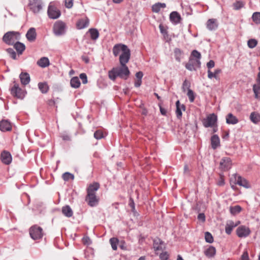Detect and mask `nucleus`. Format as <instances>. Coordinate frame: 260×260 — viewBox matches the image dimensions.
<instances>
[{
  "label": "nucleus",
  "instance_id": "1",
  "mask_svg": "<svg viewBox=\"0 0 260 260\" xmlns=\"http://www.w3.org/2000/svg\"><path fill=\"white\" fill-rule=\"evenodd\" d=\"M129 60H126L125 62H119L120 67L113 68L108 72L109 78L114 81L117 77L123 79H127L130 74L129 70L126 65Z\"/></svg>",
  "mask_w": 260,
  "mask_h": 260
},
{
  "label": "nucleus",
  "instance_id": "2",
  "mask_svg": "<svg viewBox=\"0 0 260 260\" xmlns=\"http://www.w3.org/2000/svg\"><path fill=\"white\" fill-rule=\"evenodd\" d=\"M113 53L115 56H119V62H125L126 60H129L131 51L127 46L124 44H116L113 48Z\"/></svg>",
  "mask_w": 260,
  "mask_h": 260
},
{
  "label": "nucleus",
  "instance_id": "3",
  "mask_svg": "<svg viewBox=\"0 0 260 260\" xmlns=\"http://www.w3.org/2000/svg\"><path fill=\"white\" fill-rule=\"evenodd\" d=\"M20 39V34L16 31H9L5 34L3 37V41L7 44H15Z\"/></svg>",
  "mask_w": 260,
  "mask_h": 260
},
{
  "label": "nucleus",
  "instance_id": "4",
  "mask_svg": "<svg viewBox=\"0 0 260 260\" xmlns=\"http://www.w3.org/2000/svg\"><path fill=\"white\" fill-rule=\"evenodd\" d=\"M66 25L62 21H56L53 25V31L56 36H60L64 35L66 32Z\"/></svg>",
  "mask_w": 260,
  "mask_h": 260
},
{
  "label": "nucleus",
  "instance_id": "5",
  "mask_svg": "<svg viewBox=\"0 0 260 260\" xmlns=\"http://www.w3.org/2000/svg\"><path fill=\"white\" fill-rule=\"evenodd\" d=\"M29 235L34 240L40 239L43 237V230L37 225H33L29 229Z\"/></svg>",
  "mask_w": 260,
  "mask_h": 260
},
{
  "label": "nucleus",
  "instance_id": "6",
  "mask_svg": "<svg viewBox=\"0 0 260 260\" xmlns=\"http://www.w3.org/2000/svg\"><path fill=\"white\" fill-rule=\"evenodd\" d=\"M217 120V116L213 113L209 114L203 120V123L205 127H212L216 123Z\"/></svg>",
  "mask_w": 260,
  "mask_h": 260
},
{
  "label": "nucleus",
  "instance_id": "7",
  "mask_svg": "<svg viewBox=\"0 0 260 260\" xmlns=\"http://www.w3.org/2000/svg\"><path fill=\"white\" fill-rule=\"evenodd\" d=\"M48 15L51 19H57L60 16V11L55 7L50 4L48 8Z\"/></svg>",
  "mask_w": 260,
  "mask_h": 260
},
{
  "label": "nucleus",
  "instance_id": "8",
  "mask_svg": "<svg viewBox=\"0 0 260 260\" xmlns=\"http://www.w3.org/2000/svg\"><path fill=\"white\" fill-rule=\"evenodd\" d=\"M233 176H234L235 180L234 184H237L246 188L250 187V185L249 182L245 178H242L240 176H238L237 174L233 175Z\"/></svg>",
  "mask_w": 260,
  "mask_h": 260
},
{
  "label": "nucleus",
  "instance_id": "9",
  "mask_svg": "<svg viewBox=\"0 0 260 260\" xmlns=\"http://www.w3.org/2000/svg\"><path fill=\"white\" fill-rule=\"evenodd\" d=\"M232 160L230 157H223L220 162V169L222 171H227L232 167Z\"/></svg>",
  "mask_w": 260,
  "mask_h": 260
},
{
  "label": "nucleus",
  "instance_id": "10",
  "mask_svg": "<svg viewBox=\"0 0 260 260\" xmlns=\"http://www.w3.org/2000/svg\"><path fill=\"white\" fill-rule=\"evenodd\" d=\"M237 234L240 238L247 237L250 233V231L248 227L241 225L237 229Z\"/></svg>",
  "mask_w": 260,
  "mask_h": 260
},
{
  "label": "nucleus",
  "instance_id": "11",
  "mask_svg": "<svg viewBox=\"0 0 260 260\" xmlns=\"http://www.w3.org/2000/svg\"><path fill=\"white\" fill-rule=\"evenodd\" d=\"M86 201L90 206L94 207L98 204L99 198L96 197L95 194L87 193Z\"/></svg>",
  "mask_w": 260,
  "mask_h": 260
},
{
  "label": "nucleus",
  "instance_id": "12",
  "mask_svg": "<svg viewBox=\"0 0 260 260\" xmlns=\"http://www.w3.org/2000/svg\"><path fill=\"white\" fill-rule=\"evenodd\" d=\"M11 94L19 99H23L25 95L24 92L20 88L18 84H15L11 89Z\"/></svg>",
  "mask_w": 260,
  "mask_h": 260
},
{
  "label": "nucleus",
  "instance_id": "13",
  "mask_svg": "<svg viewBox=\"0 0 260 260\" xmlns=\"http://www.w3.org/2000/svg\"><path fill=\"white\" fill-rule=\"evenodd\" d=\"M42 3L40 0H32L30 2L31 9L34 13H38L42 9Z\"/></svg>",
  "mask_w": 260,
  "mask_h": 260
},
{
  "label": "nucleus",
  "instance_id": "14",
  "mask_svg": "<svg viewBox=\"0 0 260 260\" xmlns=\"http://www.w3.org/2000/svg\"><path fill=\"white\" fill-rule=\"evenodd\" d=\"M12 129V124L8 120H2L0 121V130L2 132L10 131Z\"/></svg>",
  "mask_w": 260,
  "mask_h": 260
},
{
  "label": "nucleus",
  "instance_id": "15",
  "mask_svg": "<svg viewBox=\"0 0 260 260\" xmlns=\"http://www.w3.org/2000/svg\"><path fill=\"white\" fill-rule=\"evenodd\" d=\"M1 158L2 161L6 165L10 164L12 159L10 153L5 151L2 152Z\"/></svg>",
  "mask_w": 260,
  "mask_h": 260
},
{
  "label": "nucleus",
  "instance_id": "16",
  "mask_svg": "<svg viewBox=\"0 0 260 260\" xmlns=\"http://www.w3.org/2000/svg\"><path fill=\"white\" fill-rule=\"evenodd\" d=\"M206 27L209 30H214L218 27V22L216 19H209L206 23Z\"/></svg>",
  "mask_w": 260,
  "mask_h": 260
},
{
  "label": "nucleus",
  "instance_id": "17",
  "mask_svg": "<svg viewBox=\"0 0 260 260\" xmlns=\"http://www.w3.org/2000/svg\"><path fill=\"white\" fill-rule=\"evenodd\" d=\"M89 23V19L87 17H85L79 19L76 23V26L78 29H81L87 27Z\"/></svg>",
  "mask_w": 260,
  "mask_h": 260
},
{
  "label": "nucleus",
  "instance_id": "18",
  "mask_svg": "<svg viewBox=\"0 0 260 260\" xmlns=\"http://www.w3.org/2000/svg\"><path fill=\"white\" fill-rule=\"evenodd\" d=\"M259 70L256 80L257 83L253 85V90L254 93L255 98L256 99L258 98V93L260 91V67L259 68Z\"/></svg>",
  "mask_w": 260,
  "mask_h": 260
},
{
  "label": "nucleus",
  "instance_id": "19",
  "mask_svg": "<svg viewBox=\"0 0 260 260\" xmlns=\"http://www.w3.org/2000/svg\"><path fill=\"white\" fill-rule=\"evenodd\" d=\"M170 19L173 24H177L180 22L181 16L178 12L174 11L170 14Z\"/></svg>",
  "mask_w": 260,
  "mask_h": 260
},
{
  "label": "nucleus",
  "instance_id": "20",
  "mask_svg": "<svg viewBox=\"0 0 260 260\" xmlns=\"http://www.w3.org/2000/svg\"><path fill=\"white\" fill-rule=\"evenodd\" d=\"M36 37L37 34L35 28L34 27L29 28L26 34L27 39L30 42H33L36 40Z\"/></svg>",
  "mask_w": 260,
  "mask_h": 260
},
{
  "label": "nucleus",
  "instance_id": "21",
  "mask_svg": "<svg viewBox=\"0 0 260 260\" xmlns=\"http://www.w3.org/2000/svg\"><path fill=\"white\" fill-rule=\"evenodd\" d=\"M221 72V70L220 69H216L214 72L211 71L210 70H208V78L210 79L215 78L217 80H219L220 78L218 75Z\"/></svg>",
  "mask_w": 260,
  "mask_h": 260
},
{
  "label": "nucleus",
  "instance_id": "22",
  "mask_svg": "<svg viewBox=\"0 0 260 260\" xmlns=\"http://www.w3.org/2000/svg\"><path fill=\"white\" fill-rule=\"evenodd\" d=\"M239 122L238 119L232 113H229L226 116V122L229 124H236Z\"/></svg>",
  "mask_w": 260,
  "mask_h": 260
},
{
  "label": "nucleus",
  "instance_id": "23",
  "mask_svg": "<svg viewBox=\"0 0 260 260\" xmlns=\"http://www.w3.org/2000/svg\"><path fill=\"white\" fill-rule=\"evenodd\" d=\"M176 114L178 118H180L182 116V111L185 110V107L184 105H180L179 101H177L176 103Z\"/></svg>",
  "mask_w": 260,
  "mask_h": 260
},
{
  "label": "nucleus",
  "instance_id": "24",
  "mask_svg": "<svg viewBox=\"0 0 260 260\" xmlns=\"http://www.w3.org/2000/svg\"><path fill=\"white\" fill-rule=\"evenodd\" d=\"M21 82L23 85H27L30 82V77L27 73H22L19 76Z\"/></svg>",
  "mask_w": 260,
  "mask_h": 260
},
{
  "label": "nucleus",
  "instance_id": "25",
  "mask_svg": "<svg viewBox=\"0 0 260 260\" xmlns=\"http://www.w3.org/2000/svg\"><path fill=\"white\" fill-rule=\"evenodd\" d=\"M99 187L100 184L97 182H94L90 184L87 188V193L95 194L96 191L99 189Z\"/></svg>",
  "mask_w": 260,
  "mask_h": 260
},
{
  "label": "nucleus",
  "instance_id": "26",
  "mask_svg": "<svg viewBox=\"0 0 260 260\" xmlns=\"http://www.w3.org/2000/svg\"><path fill=\"white\" fill-rule=\"evenodd\" d=\"M212 148L214 149L217 148L220 144V140L216 135H213L211 139Z\"/></svg>",
  "mask_w": 260,
  "mask_h": 260
},
{
  "label": "nucleus",
  "instance_id": "27",
  "mask_svg": "<svg viewBox=\"0 0 260 260\" xmlns=\"http://www.w3.org/2000/svg\"><path fill=\"white\" fill-rule=\"evenodd\" d=\"M37 64L42 68H46L49 66V60L47 57H43L37 62Z\"/></svg>",
  "mask_w": 260,
  "mask_h": 260
},
{
  "label": "nucleus",
  "instance_id": "28",
  "mask_svg": "<svg viewBox=\"0 0 260 260\" xmlns=\"http://www.w3.org/2000/svg\"><path fill=\"white\" fill-rule=\"evenodd\" d=\"M62 212L64 216L68 217L72 216L73 214V211L69 205H66L62 208Z\"/></svg>",
  "mask_w": 260,
  "mask_h": 260
},
{
  "label": "nucleus",
  "instance_id": "29",
  "mask_svg": "<svg viewBox=\"0 0 260 260\" xmlns=\"http://www.w3.org/2000/svg\"><path fill=\"white\" fill-rule=\"evenodd\" d=\"M250 120L254 124H257L260 121V114L257 112H252L250 115Z\"/></svg>",
  "mask_w": 260,
  "mask_h": 260
},
{
  "label": "nucleus",
  "instance_id": "30",
  "mask_svg": "<svg viewBox=\"0 0 260 260\" xmlns=\"http://www.w3.org/2000/svg\"><path fill=\"white\" fill-rule=\"evenodd\" d=\"M166 7L165 3H157L152 6V10L153 12L158 13L161 8H165Z\"/></svg>",
  "mask_w": 260,
  "mask_h": 260
},
{
  "label": "nucleus",
  "instance_id": "31",
  "mask_svg": "<svg viewBox=\"0 0 260 260\" xmlns=\"http://www.w3.org/2000/svg\"><path fill=\"white\" fill-rule=\"evenodd\" d=\"M38 87L43 93H46L49 90V86L46 82H40L38 84Z\"/></svg>",
  "mask_w": 260,
  "mask_h": 260
},
{
  "label": "nucleus",
  "instance_id": "32",
  "mask_svg": "<svg viewBox=\"0 0 260 260\" xmlns=\"http://www.w3.org/2000/svg\"><path fill=\"white\" fill-rule=\"evenodd\" d=\"M14 44V48L19 54H21L25 50V45L19 42H16Z\"/></svg>",
  "mask_w": 260,
  "mask_h": 260
},
{
  "label": "nucleus",
  "instance_id": "33",
  "mask_svg": "<svg viewBox=\"0 0 260 260\" xmlns=\"http://www.w3.org/2000/svg\"><path fill=\"white\" fill-rule=\"evenodd\" d=\"M71 86L75 88H77L80 86V81L79 79L77 77L72 78L70 81Z\"/></svg>",
  "mask_w": 260,
  "mask_h": 260
},
{
  "label": "nucleus",
  "instance_id": "34",
  "mask_svg": "<svg viewBox=\"0 0 260 260\" xmlns=\"http://www.w3.org/2000/svg\"><path fill=\"white\" fill-rule=\"evenodd\" d=\"M204 253L207 257H211L215 255L216 249L214 247L211 246L205 251Z\"/></svg>",
  "mask_w": 260,
  "mask_h": 260
},
{
  "label": "nucleus",
  "instance_id": "35",
  "mask_svg": "<svg viewBox=\"0 0 260 260\" xmlns=\"http://www.w3.org/2000/svg\"><path fill=\"white\" fill-rule=\"evenodd\" d=\"M90 38L93 40H96L99 37V31L96 29L91 28L89 30Z\"/></svg>",
  "mask_w": 260,
  "mask_h": 260
},
{
  "label": "nucleus",
  "instance_id": "36",
  "mask_svg": "<svg viewBox=\"0 0 260 260\" xmlns=\"http://www.w3.org/2000/svg\"><path fill=\"white\" fill-rule=\"evenodd\" d=\"M189 62L196 68H199L201 67V61L199 59H195L193 58L190 57Z\"/></svg>",
  "mask_w": 260,
  "mask_h": 260
},
{
  "label": "nucleus",
  "instance_id": "37",
  "mask_svg": "<svg viewBox=\"0 0 260 260\" xmlns=\"http://www.w3.org/2000/svg\"><path fill=\"white\" fill-rule=\"evenodd\" d=\"M118 240L116 238H112L110 239V243L111 245L113 250H116L117 249V244L118 243Z\"/></svg>",
  "mask_w": 260,
  "mask_h": 260
},
{
  "label": "nucleus",
  "instance_id": "38",
  "mask_svg": "<svg viewBox=\"0 0 260 260\" xmlns=\"http://www.w3.org/2000/svg\"><path fill=\"white\" fill-rule=\"evenodd\" d=\"M62 178L64 181H69L70 179L73 180L74 179V176L69 172H66L63 174Z\"/></svg>",
  "mask_w": 260,
  "mask_h": 260
},
{
  "label": "nucleus",
  "instance_id": "39",
  "mask_svg": "<svg viewBox=\"0 0 260 260\" xmlns=\"http://www.w3.org/2000/svg\"><path fill=\"white\" fill-rule=\"evenodd\" d=\"M242 208L240 206L237 205L230 208V211L232 214H236L240 212Z\"/></svg>",
  "mask_w": 260,
  "mask_h": 260
},
{
  "label": "nucleus",
  "instance_id": "40",
  "mask_svg": "<svg viewBox=\"0 0 260 260\" xmlns=\"http://www.w3.org/2000/svg\"><path fill=\"white\" fill-rule=\"evenodd\" d=\"M253 21L256 24L260 23V12H254L252 16Z\"/></svg>",
  "mask_w": 260,
  "mask_h": 260
},
{
  "label": "nucleus",
  "instance_id": "41",
  "mask_svg": "<svg viewBox=\"0 0 260 260\" xmlns=\"http://www.w3.org/2000/svg\"><path fill=\"white\" fill-rule=\"evenodd\" d=\"M205 239L208 243H211L213 242L212 235L209 232H207L205 233Z\"/></svg>",
  "mask_w": 260,
  "mask_h": 260
},
{
  "label": "nucleus",
  "instance_id": "42",
  "mask_svg": "<svg viewBox=\"0 0 260 260\" xmlns=\"http://www.w3.org/2000/svg\"><path fill=\"white\" fill-rule=\"evenodd\" d=\"M244 3L241 1H237L234 3L233 7L235 10H238L244 7Z\"/></svg>",
  "mask_w": 260,
  "mask_h": 260
},
{
  "label": "nucleus",
  "instance_id": "43",
  "mask_svg": "<svg viewBox=\"0 0 260 260\" xmlns=\"http://www.w3.org/2000/svg\"><path fill=\"white\" fill-rule=\"evenodd\" d=\"M190 57L192 58L195 57V59H199V60H200V59L201 58V54L197 50H194L192 51Z\"/></svg>",
  "mask_w": 260,
  "mask_h": 260
},
{
  "label": "nucleus",
  "instance_id": "44",
  "mask_svg": "<svg viewBox=\"0 0 260 260\" xmlns=\"http://www.w3.org/2000/svg\"><path fill=\"white\" fill-rule=\"evenodd\" d=\"M257 44V42L255 39H250L247 42L248 46L250 48H254Z\"/></svg>",
  "mask_w": 260,
  "mask_h": 260
},
{
  "label": "nucleus",
  "instance_id": "45",
  "mask_svg": "<svg viewBox=\"0 0 260 260\" xmlns=\"http://www.w3.org/2000/svg\"><path fill=\"white\" fill-rule=\"evenodd\" d=\"M187 95L189 98V101L191 103L193 102L194 100V95L193 91L190 89H188Z\"/></svg>",
  "mask_w": 260,
  "mask_h": 260
},
{
  "label": "nucleus",
  "instance_id": "46",
  "mask_svg": "<svg viewBox=\"0 0 260 260\" xmlns=\"http://www.w3.org/2000/svg\"><path fill=\"white\" fill-rule=\"evenodd\" d=\"M94 137L96 139H101L104 138L103 133L101 130H98L94 133Z\"/></svg>",
  "mask_w": 260,
  "mask_h": 260
},
{
  "label": "nucleus",
  "instance_id": "47",
  "mask_svg": "<svg viewBox=\"0 0 260 260\" xmlns=\"http://www.w3.org/2000/svg\"><path fill=\"white\" fill-rule=\"evenodd\" d=\"M7 52L9 53L10 56L14 59H16V53L13 49L8 48L7 49Z\"/></svg>",
  "mask_w": 260,
  "mask_h": 260
},
{
  "label": "nucleus",
  "instance_id": "48",
  "mask_svg": "<svg viewBox=\"0 0 260 260\" xmlns=\"http://www.w3.org/2000/svg\"><path fill=\"white\" fill-rule=\"evenodd\" d=\"M189 87H190L189 82L186 80H185L183 83L182 87L183 92H185L186 89H187V90H188V89H190Z\"/></svg>",
  "mask_w": 260,
  "mask_h": 260
},
{
  "label": "nucleus",
  "instance_id": "49",
  "mask_svg": "<svg viewBox=\"0 0 260 260\" xmlns=\"http://www.w3.org/2000/svg\"><path fill=\"white\" fill-rule=\"evenodd\" d=\"M174 53L175 54L176 59L178 61H180V55L181 54V50L178 48H176L174 50Z\"/></svg>",
  "mask_w": 260,
  "mask_h": 260
},
{
  "label": "nucleus",
  "instance_id": "50",
  "mask_svg": "<svg viewBox=\"0 0 260 260\" xmlns=\"http://www.w3.org/2000/svg\"><path fill=\"white\" fill-rule=\"evenodd\" d=\"M64 5L66 8L70 9L73 6V0H64Z\"/></svg>",
  "mask_w": 260,
  "mask_h": 260
},
{
  "label": "nucleus",
  "instance_id": "51",
  "mask_svg": "<svg viewBox=\"0 0 260 260\" xmlns=\"http://www.w3.org/2000/svg\"><path fill=\"white\" fill-rule=\"evenodd\" d=\"M80 78L82 80V83L83 84H86L87 83V76L85 73L81 74L80 75Z\"/></svg>",
  "mask_w": 260,
  "mask_h": 260
},
{
  "label": "nucleus",
  "instance_id": "52",
  "mask_svg": "<svg viewBox=\"0 0 260 260\" xmlns=\"http://www.w3.org/2000/svg\"><path fill=\"white\" fill-rule=\"evenodd\" d=\"M185 67L187 70L190 71L196 70V68L194 66H193L192 64H191L189 61L185 64Z\"/></svg>",
  "mask_w": 260,
  "mask_h": 260
},
{
  "label": "nucleus",
  "instance_id": "53",
  "mask_svg": "<svg viewBox=\"0 0 260 260\" xmlns=\"http://www.w3.org/2000/svg\"><path fill=\"white\" fill-rule=\"evenodd\" d=\"M159 257L162 260H167L169 257V254L167 252H164L160 254Z\"/></svg>",
  "mask_w": 260,
  "mask_h": 260
},
{
  "label": "nucleus",
  "instance_id": "54",
  "mask_svg": "<svg viewBox=\"0 0 260 260\" xmlns=\"http://www.w3.org/2000/svg\"><path fill=\"white\" fill-rule=\"evenodd\" d=\"M83 242L84 244L89 245L91 243V240L88 237H84L82 239Z\"/></svg>",
  "mask_w": 260,
  "mask_h": 260
},
{
  "label": "nucleus",
  "instance_id": "55",
  "mask_svg": "<svg viewBox=\"0 0 260 260\" xmlns=\"http://www.w3.org/2000/svg\"><path fill=\"white\" fill-rule=\"evenodd\" d=\"M215 66V62L213 60H210L207 63V67L208 68V70H210V69L213 68Z\"/></svg>",
  "mask_w": 260,
  "mask_h": 260
},
{
  "label": "nucleus",
  "instance_id": "56",
  "mask_svg": "<svg viewBox=\"0 0 260 260\" xmlns=\"http://www.w3.org/2000/svg\"><path fill=\"white\" fill-rule=\"evenodd\" d=\"M233 230L232 226H231L229 224H226L225 226V232L228 234H230Z\"/></svg>",
  "mask_w": 260,
  "mask_h": 260
},
{
  "label": "nucleus",
  "instance_id": "57",
  "mask_svg": "<svg viewBox=\"0 0 260 260\" xmlns=\"http://www.w3.org/2000/svg\"><path fill=\"white\" fill-rule=\"evenodd\" d=\"M241 260H249L248 254L247 251H244L241 256Z\"/></svg>",
  "mask_w": 260,
  "mask_h": 260
},
{
  "label": "nucleus",
  "instance_id": "58",
  "mask_svg": "<svg viewBox=\"0 0 260 260\" xmlns=\"http://www.w3.org/2000/svg\"><path fill=\"white\" fill-rule=\"evenodd\" d=\"M199 220L204 222L205 220V216L204 213H200L198 216Z\"/></svg>",
  "mask_w": 260,
  "mask_h": 260
},
{
  "label": "nucleus",
  "instance_id": "59",
  "mask_svg": "<svg viewBox=\"0 0 260 260\" xmlns=\"http://www.w3.org/2000/svg\"><path fill=\"white\" fill-rule=\"evenodd\" d=\"M143 76V74L141 71L137 72L136 74V77L137 78V79L142 80Z\"/></svg>",
  "mask_w": 260,
  "mask_h": 260
},
{
  "label": "nucleus",
  "instance_id": "60",
  "mask_svg": "<svg viewBox=\"0 0 260 260\" xmlns=\"http://www.w3.org/2000/svg\"><path fill=\"white\" fill-rule=\"evenodd\" d=\"M234 182H235L234 176H233V177L231 178V179L230 184H231V187L234 189H235V185L236 184H234Z\"/></svg>",
  "mask_w": 260,
  "mask_h": 260
},
{
  "label": "nucleus",
  "instance_id": "61",
  "mask_svg": "<svg viewBox=\"0 0 260 260\" xmlns=\"http://www.w3.org/2000/svg\"><path fill=\"white\" fill-rule=\"evenodd\" d=\"M141 84H142V80L137 79L135 82V86L136 87H139L141 86Z\"/></svg>",
  "mask_w": 260,
  "mask_h": 260
},
{
  "label": "nucleus",
  "instance_id": "62",
  "mask_svg": "<svg viewBox=\"0 0 260 260\" xmlns=\"http://www.w3.org/2000/svg\"><path fill=\"white\" fill-rule=\"evenodd\" d=\"M159 28L161 33L164 34L167 33L166 30H165V29L164 28V27L162 24L159 25Z\"/></svg>",
  "mask_w": 260,
  "mask_h": 260
},
{
  "label": "nucleus",
  "instance_id": "63",
  "mask_svg": "<svg viewBox=\"0 0 260 260\" xmlns=\"http://www.w3.org/2000/svg\"><path fill=\"white\" fill-rule=\"evenodd\" d=\"M160 111L162 115H166L167 113V111L165 109L160 107Z\"/></svg>",
  "mask_w": 260,
  "mask_h": 260
},
{
  "label": "nucleus",
  "instance_id": "64",
  "mask_svg": "<svg viewBox=\"0 0 260 260\" xmlns=\"http://www.w3.org/2000/svg\"><path fill=\"white\" fill-rule=\"evenodd\" d=\"M218 184L220 186H222L224 184V181L222 177H220V179L218 182Z\"/></svg>",
  "mask_w": 260,
  "mask_h": 260
}]
</instances>
